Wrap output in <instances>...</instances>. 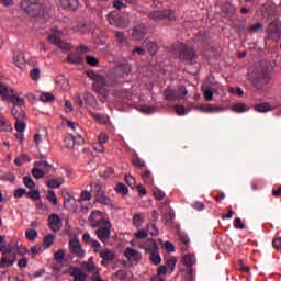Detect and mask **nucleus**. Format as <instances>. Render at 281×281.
Returning a JSON list of instances; mask_svg holds the SVG:
<instances>
[{
	"instance_id": "nucleus-1",
	"label": "nucleus",
	"mask_w": 281,
	"mask_h": 281,
	"mask_svg": "<svg viewBox=\"0 0 281 281\" xmlns=\"http://www.w3.org/2000/svg\"><path fill=\"white\" fill-rule=\"evenodd\" d=\"M88 223L92 229H95L99 240L104 243L111 238V220L104 218V214L101 211L94 210L90 213Z\"/></svg>"
},
{
	"instance_id": "nucleus-2",
	"label": "nucleus",
	"mask_w": 281,
	"mask_h": 281,
	"mask_svg": "<svg viewBox=\"0 0 281 281\" xmlns=\"http://www.w3.org/2000/svg\"><path fill=\"white\" fill-rule=\"evenodd\" d=\"M273 66L271 63L262 61L252 71L248 81L250 82L251 87H254V89H257V91H262V89H265V87L271 82V79L273 78L271 76Z\"/></svg>"
},
{
	"instance_id": "nucleus-3",
	"label": "nucleus",
	"mask_w": 281,
	"mask_h": 281,
	"mask_svg": "<svg viewBox=\"0 0 281 281\" xmlns=\"http://www.w3.org/2000/svg\"><path fill=\"white\" fill-rule=\"evenodd\" d=\"M170 52H172L176 58L180 59L181 63L192 65L196 60V52L194 48L186 43H177L171 45Z\"/></svg>"
},
{
	"instance_id": "nucleus-4",
	"label": "nucleus",
	"mask_w": 281,
	"mask_h": 281,
	"mask_svg": "<svg viewBox=\"0 0 281 281\" xmlns=\"http://www.w3.org/2000/svg\"><path fill=\"white\" fill-rule=\"evenodd\" d=\"M21 8L29 16H33V19L45 16V5L36 0H23Z\"/></svg>"
},
{
	"instance_id": "nucleus-5",
	"label": "nucleus",
	"mask_w": 281,
	"mask_h": 281,
	"mask_svg": "<svg viewBox=\"0 0 281 281\" xmlns=\"http://www.w3.org/2000/svg\"><path fill=\"white\" fill-rule=\"evenodd\" d=\"M0 254L2 257L0 259V269H5V267H12L16 262V252L12 248V244H2L0 246Z\"/></svg>"
},
{
	"instance_id": "nucleus-6",
	"label": "nucleus",
	"mask_w": 281,
	"mask_h": 281,
	"mask_svg": "<svg viewBox=\"0 0 281 281\" xmlns=\"http://www.w3.org/2000/svg\"><path fill=\"white\" fill-rule=\"evenodd\" d=\"M115 82H109L104 78L97 79L92 85L93 90L101 95V102H106V98H109V92L105 87H114Z\"/></svg>"
},
{
	"instance_id": "nucleus-7",
	"label": "nucleus",
	"mask_w": 281,
	"mask_h": 281,
	"mask_svg": "<svg viewBox=\"0 0 281 281\" xmlns=\"http://www.w3.org/2000/svg\"><path fill=\"white\" fill-rule=\"evenodd\" d=\"M151 21H177L175 11L168 9L164 11H153L148 14Z\"/></svg>"
},
{
	"instance_id": "nucleus-8",
	"label": "nucleus",
	"mask_w": 281,
	"mask_h": 281,
	"mask_svg": "<svg viewBox=\"0 0 281 281\" xmlns=\"http://www.w3.org/2000/svg\"><path fill=\"white\" fill-rule=\"evenodd\" d=\"M266 34L270 41H280L281 38V22L278 20L272 21L267 31Z\"/></svg>"
},
{
	"instance_id": "nucleus-9",
	"label": "nucleus",
	"mask_w": 281,
	"mask_h": 281,
	"mask_svg": "<svg viewBox=\"0 0 281 281\" xmlns=\"http://www.w3.org/2000/svg\"><path fill=\"white\" fill-rule=\"evenodd\" d=\"M69 249L72 256H75V258H85L86 251L82 249V244H80V239L77 236L70 239Z\"/></svg>"
},
{
	"instance_id": "nucleus-10",
	"label": "nucleus",
	"mask_w": 281,
	"mask_h": 281,
	"mask_svg": "<svg viewBox=\"0 0 281 281\" xmlns=\"http://www.w3.org/2000/svg\"><path fill=\"white\" fill-rule=\"evenodd\" d=\"M133 71V66L128 63L119 64L115 67V76L116 78H126Z\"/></svg>"
},
{
	"instance_id": "nucleus-11",
	"label": "nucleus",
	"mask_w": 281,
	"mask_h": 281,
	"mask_svg": "<svg viewBox=\"0 0 281 281\" xmlns=\"http://www.w3.org/2000/svg\"><path fill=\"white\" fill-rule=\"evenodd\" d=\"M99 256L100 258H102V267H106V265H110V262H113V260H115V252L111 251V249L109 248L101 250Z\"/></svg>"
},
{
	"instance_id": "nucleus-12",
	"label": "nucleus",
	"mask_w": 281,
	"mask_h": 281,
	"mask_svg": "<svg viewBox=\"0 0 281 281\" xmlns=\"http://www.w3.org/2000/svg\"><path fill=\"white\" fill-rule=\"evenodd\" d=\"M139 249H145L146 254H155L159 251V244L155 239H147L143 245H139Z\"/></svg>"
},
{
	"instance_id": "nucleus-13",
	"label": "nucleus",
	"mask_w": 281,
	"mask_h": 281,
	"mask_svg": "<svg viewBox=\"0 0 281 281\" xmlns=\"http://www.w3.org/2000/svg\"><path fill=\"white\" fill-rule=\"evenodd\" d=\"M48 225L52 229V232H58L63 225V220L58 214H50L48 216Z\"/></svg>"
},
{
	"instance_id": "nucleus-14",
	"label": "nucleus",
	"mask_w": 281,
	"mask_h": 281,
	"mask_svg": "<svg viewBox=\"0 0 281 281\" xmlns=\"http://www.w3.org/2000/svg\"><path fill=\"white\" fill-rule=\"evenodd\" d=\"M15 247L18 250L22 249L24 251V254H29V256H31L32 258L37 256V254H43V250L45 249L42 244H37V245L33 246L31 248V250H29L27 248H25L23 246H18V244L15 245Z\"/></svg>"
},
{
	"instance_id": "nucleus-15",
	"label": "nucleus",
	"mask_w": 281,
	"mask_h": 281,
	"mask_svg": "<svg viewBox=\"0 0 281 281\" xmlns=\"http://www.w3.org/2000/svg\"><path fill=\"white\" fill-rule=\"evenodd\" d=\"M59 3L64 10H69L70 12H76L80 8L79 0H59Z\"/></svg>"
},
{
	"instance_id": "nucleus-16",
	"label": "nucleus",
	"mask_w": 281,
	"mask_h": 281,
	"mask_svg": "<svg viewBox=\"0 0 281 281\" xmlns=\"http://www.w3.org/2000/svg\"><path fill=\"white\" fill-rule=\"evenodd\" d=\"M125 258L127 260H132L133 262H139L142 260V252H138L136 249H133L131 247L126 248L124 251Z\"/></svg>"
},
{
	"instance_id": "nucleus-17",
	"label": "nucleus",
	"mask_w": 281,
	"mask_h": 281,
	"mask_svg": "<svg viewBox=\"0 0 281 281\" xmlns=\"http://www.w3.org/2000/svg\"><path fill=\"white\" fill-rule=\"evenodd\" d=\"M200 111H202V113H221L225 111V108H221L212 103H205L200 106Z\"/></svg>"
},
{
	"instance_id": "nucleus-18",
	"label": "nucleus",
	"mask_w": 281,
	"mask_h": 281,
	"mask_svg": "<svg viewBox=\"0 0 281 281\" xmlns=\"http://www.w3.org/2000/svg\"><path fill=\"white\" fill-rule=\"evenodd\" d=\"M144 36H146V26L144 24H139L132 30V38L134 41H142Z\"/></svg>"
},
{
	"instance_id": "nucleus-19",
	"label": "nucleus",
	"mask_w": 281,
	"mask_h": 281,
	"mask_svg": "<svg viewBox=\"0 0 281 281\" xmlns=\"http://www.w3.org/2000/svg\"><path fill=\"white\" fill-rule=\"evenodd\" d=\"M65 210H74L76 207V199L70 193H63Z\"/></svg>"
},
{
	"instance_id": "nucleus-20",
	"label": "nucleus",
	"mask_w": 281,
	"mask_h": 281,
	"mask_svg": "<svg viewBox=\"0 0 281 281\" xmlns=\"http://www.w3.org/2000/svg\"><path fill=\"white\" fill-rule=\"evenodd\" d=\"M67 60L71 65H82V63H85V58L78 53H71L68 55Z\"/></svg>"
},
{
	"instance_id": "nucleus-21",
	"label": "nucleus",
	"mask_w": 281,
	"mask_h": 281,
	"mask_svg": "<svg viewBox=\"0 0 281 281\" xmlns=\"http://www.w3.org/2000/svg\"><path fill=\"white\" fill-rule=\"evenodd\" d=\"M70 276H74V281H87V274L80 268H72Z\"/></svg>"
},
{
	"instance_id": "nucleus-22",
	"label": "nucleus",
	"mask_w": 281,
	"mask_h": 281,
	"mask_svg": "<svg viewBox=\"0 0 281 281\" xmlns=\"http://www.w3.org/2000/svg\"><path fill=\"white\" fill-rule=\"evenodd\" d=\"M165 100H168L169 102H175L176 100H179V95L177 94V90H172L170 89V87H168L165 92Z\"/></svg>"
},
{
	"instance_id": "nucleus-23",
	"label": "nucleus",
	"mask_w": 281,
	"mask_h": 281,
	"mask_svg": "<svg viewBox=\"0 0 281 281\" xmlns=\"http://www.w3.org/2000/svg\"><path fill=\"white\" fill-rule=\"evenodd\" d=\"M9 101L13 104V106H15V109H21V106L25 105V99L16 97L14 94H11L9 97Z\"/></svg>"
},
{
	"instance_id": "nucleus-24",
	"label": "nucleus",
	"mask_w": 281,
	"mask_h": 281,
	"mask_svg": "<svg viewBox=\"0 0 281 281\" xmlns=\"http://www.w3.org/2000/svg\"><path fill=\"white\" fill-rule=\"evenodd\" d=\"M65 183V178H55L50 179L46 182V186L50 188L52 190H56L57 188H60Z\"/></svg>"
},
{
	"instance_id": "nucleus-25",
	"label": "nucleus",
	"mask_w": 281,
	"mask_h": 281,
	"mask_svg": "<svg viewBox=\"0 0 281 281\" xmlns=\"http://www.w3.org/2000/svg\"><path fill=\"white\" fill-rule=\"evenodd\" d=\"M94 202L100 203V205H106L108 207H113V201H111V198L106 196L105 193L94 199Z\"/></svg>"
},
{
	"instance_id": "nucleus-26",
	"label": "nucleus",
	"mask_w": 281,
	"mask_h": 281,
	"mask_svg": "<svg viewBox=\"0 0 281 281\" xmlns=\"http://www.w3.org/2000/svg\"><path fill=\"white\" fill-rule=\"evenodd\" d=\"M11 113H12L15 122L25 120V111H23V109H21V108L13 106Z\"/></svg>"
},
{
	"instance_id": "nucleus-27",
	"label": "nucleus",
	"mask_w": 281,
	"mask_h": 281,
	"mask_svg": "<svg viewBox=\"0 0 281 281\" xmlns=\"http://www.w3.org/2000/svg\"><path fill=\"white\" fill-rule=\"evenodd\" d=\"M12 93H14V90L8 89V86L4 85V83H0V95H1V98H3L4 100H9L10 97L12 95Z\"/></svg>"
},
{
	"instance_id": "nucleus-28",
	"label": "nucleus",
	"mask_w": 281,
	"mask_h": 281,
	"mask_svg": "<svg viewBox=\"0 0 281 281\" xmlns=\"http://www.w3.org/2000/svg\"><path fill=\"white\" fill-rule=\"evenodd\" d=\"M81 268L83 269V271H88V273H91V271L93 273H98V270L95 269V263H93L92 258H90L88 261L83 262L81 265Z\"/></svg>"
},
{
	"instance_id": "nucleus-29",
	"label": "nucleus",
	"mask_w": 281,
	"mask_h": 281,
	"mask_svg": "<svg viewBox=\"0 0 281 281\" xmlns=\"http://www.w3.org/2000/svg\"><path fill=\"white\" fill-rule=\"evenodd\" d=\"M257 113H269L271 111V104L269 102H262L255 105Z\"/></svg>"
},
{
	"instance_id": "nucleus-30",
	"label": "nucleus",
	"mask_w": 281,
	"mask_h": 281,
	"mask_svg": "<svg viewBox=\"0 0 281 281\" xmlns=\"http://www.w3.org/2000/svg\"><path fill=\"white\" fill-rule=\"evenodd\" d=\"M13 61L14 65H16V67H19L20 69H25L26 61L23 55H14Z\"/></svg>"
},
{
	"instance_id": "nucleus-31",
	"label": "nucleus",
	"mask_w": 281,
	"mask_h": 281,
	"mask_svg": "<svg viewBox=\"0 0 281 281\" xmlns=\"http://www.w3.org/2000/svg\"><path fill=\"white\" fill-rule=\"evenodd\" d=\"M0 131L10 132L12 131V125L5 119V116L0 115Z\"/></svg>"
},
{
	"instance_id": "nucleus-32",
	"label": "nucleus",
	"mask_w": 281,
	"mask_h": 281,
	"mask_svg": "<svg viewBox=\"0 0 281 281\" xmlns=\"http://www.w3.org/2000/svg\"><path fill=\"white\" fill-rule=\"evenodd\" d=\"M250 34H258V32H265V24L262 22L255 23L248 27Z\"/></svg>"
},
{
	"instance_id": "nucleus-33",
	"label": "nucleus",
	"mask_w": 281,
	"mask_h": 281,
	"mask_svg": "<svg viewBox=\"0 0 281 281\" xmlns=\"http://www.w3.org/2000/svg\"><path fill=\"white\" fill-rule=\"evenodd\" d=\"M140 177L145 183L153 186V172L150 170L146 169L140 173Z\"/></svg>"
},
{
	"instance_id": "nucleus-34",
	"label": "nucleus",
	"mask_w": 281,
	"mask_h": 281,
	"mask_svg": "<svg viewBox=\"0 0 281 281\" xmlns=\"http://www.w3.org/2000/svg\"><path fill=\"white\" fill-rule=\"evenodd\" d=\"M64 144L66 148H74L76 146V136L69 134L64 138Z\"/></svg>"
},
{
	"instance_id": "nucleus-35",
	"label": "nucleus",
	"mask_w": 281,
	"mask_h": 281,
	"mask_svg": "<svg viewBox=\"0 0 281 281\" xmlns=\"http://www.w3.org/2000/svg\"><path fill=\"white\" fill-rule=\"evenodd\" d=\"M56 239V236L53 234H48L47 236L44 237V249H49L54 245V240Z\"/></svg>"
},
{
	"instance_id": "nucleus-36",
	"label": "nucleus",
	"mask_w": 281,
	"mask_h": 281,
	"mask_svg": "<svg viewBox=\"0 0 281 281\" xmlns=\"http://www.w3.org/2000/svg\"><path fill=\"white\" fill-rule=\"evenodd\" d=\"M139 111L140 113H144V115H153V113H157V108L150 105H142Z\"/></svg>"
},
{
	"instance_id": "nucleus-37",
	"label": "nucleus",
	"mask_w": 281,
	"mask_h": 281,
	"mask_svg": "<svg viewBox=\"0 0 281 281\" xmlns=\"http://www.w3.org/2000/svg\"><path fill=\"white\" fill-rule=\"evenodd\" d=\"M183 262H184L186 267H194V265L196 262V258L194 257V255H186L183 257Z\"/></svg>"
},
{
	"instance_id": "nucleus-38",
	"label": "nucleus",
	"mask_w": 281,
	"mask_h": 281,
	"mask_svg": "<svg viewBox=\"0 0 281 281\" xmlns=\"http://www.w3.org/2000/svg\"><path fill=\"white\" fill-rule=\"evenodd\" d=\"M149 260L153 265H161V256L159 255V250L149 254Z\"/></svg>"
},
{
	"instance_id": "nucleus-39",
	"label": "nucleus",
	"mask_w": 281,
	"mask_h": 281,
	"mask_svg": "<svg viewBox=\"0 0 281 281\" xmlns=\"http://www.w3.org/2000/svg\"><path fill=\"white\" fill-rule=\"evenodd\" d=\"M93 186V190L92 192H94V199H98L100 196H102L104 194V190L102 189V184L100 183H92Z\"/></svg>"
},
{
	"instance_id": "nucleus-40",
	"label": "nucleus",
	"mask_w": 281,
	"mask_h": 281,
	"mask_svg": "<svg viewBox=\"0 0 281 281\" xmlns=\"http://www.w3.org/2000/svg\"><path fill=\"white\" fill-rule=\"evenodd\" d=\"M26 199H32L33 201H41V191L31 190L26 192Z\"/></svg>"
},
{
	"instance_id": "nucleus-41",
	"label": "nucleus",
	"mask_w": 281,
	"mask_h": 281,
	"mask_svg": "<svg viewBox=\"0 0 281 281\" xmlns=\"http://www.w3.org/2000/svg\"><path fill=\"white\" fill-rule=\"evenodd\" d=\"M23 183L29 188V190H34L36 188V182L32 179V176H26L23 178Z\"/></svg>"
},
{
	"instance_id": "nucleus-42",
	"label": "nucleus",
	"mask_w": 281,
	"mask_h": 281,
	"mask_svg": "<svg viewBox=\"0 0 281 281\" xmlns=\"http://www.w3.org/2000/svg\"><path fill=\"white\" fill-rule=\"evenodd\" d=\"M232 111H234V113H245V111H247V104H245V103H235L232 106Z\"/></svg>"
},
{
	"instance_id": "nucleus-43",
	"label": "nucleus",
	"mask_w": 281,
	"mask_h": 281,
	"mask_svg": "<svg viewBox=\"0 0 281 281\" xmlns=\"http://www.w3.org/2000/svg\"><path fill=\"white\" fill-rule=\"evenodd\" d=\"M147 50L151 56H155V54H157V52H159V46L155 42H148Z\"/></svg>"
},
{
	"instance_id": "nucleus-44",
	"label": "nucleus",
	"mask_w": 281,
	"mask_h": 281,
	"mask_svg": "<svg viewBox=\"0 0 281 281\" xmlns=\"http://www.w3.org/2000/svg\"><path fill=\"white\" fill-rule=\"evenodd\" d=\"M40 100H41V102H54V100H56V97H54V94H52L49 92H43L40 95Z\"/></svg>"
},
{
	"instance_id": "nucleus-45",
	"label": "nucleus",
	"mask_w": 281,
	"mask_h": 281,
	"mask_svg": "<svg viewBox=\"0 0 281 281\" xmlns=\"http://www.w3.org/2000/svg\"><path fill=\"white\" fill-rule=\"evenodd\" d=\"M176 95H178V100H182V98L188 95V89L186 86H178V89L176 90Z\"/></svg>"
},
{
	"instance_id": "nucleus-46",
	"label": "nucleus",
	"mask_w": 281,
	"mask_h": 281,
	"mask_svg": "<svg viewBox=\"0 0 281 281\" xmlns=\"http://www.w3.org/2000/svg\"><path fill=\"white\" fill-rule=\"evenodd\" d=\"M25 128H27V124H25V120L15 121V131L18 133H24Z\"/></svg>"
},
{
	"instance_id": "nucleus-47",
	"label": "nucleus",
	"mask_w": 281,
	"mask_h": 281,
	"mask_svg": "<svg viewBox=\"0 0 281 281\" xmlns=\"http://www.w3.org/2000/svg\"><path fill=\"white\" fill-rule=\"evenodd\" d=\"M115 192H117L119 194L126 195L128 194V188L124 183H117L115 187Z\"/></svg>"
},
{
	"instance_id": "nucleus-48",
	"label": "nucleus",
	"mask_w": 281,
	"mask_h": 281,
	"mask_svg": "<svg viewBox=\"0 0 281 281\" xmlns=\"http://www.w3.org/2000/svg\"><path fill=\"white\" fill-rule=\"evenodd\" d=\"M31 175L34 177V179H43V177H45V171L38 168H33Z\"/></svg>"
},
{
	"instance_id": "nucleus-49",
	"label": "nucleus",
	"mask_w": 281,
	"mask_h": 281,
	"mask_svg": "<svg viewBox=\"0 0 281 281\" xmlns=\"http://www.w3.org/2000/svg\"><path fill=\"white\" fill-rule=\"evenodd\" d=\"M46 199H48L53 205H58V196H56V192L49 190Z\"/></svg>"
},
{
	"instance_id": "nucleus-50",
	"label": "nucleus",
	"mask_w": 281,
	"mask_h": 281,
	"mask_svg": "<svg viewBox=\"0 0 281 281\" xmlns=\"http://www.w3.org/2000/svg\"><path fill=\"white\" fill-rule=\"evenodd\" d=\"M132 164L135 168H146V162L142 158H133Z\"/></svg>"
},
{
	"instance_id": "nucleus-51",
	"label": "nucleus",
	"mask_w": 281,
	"mask_h": 281,
	"mask_svg": "<svg viewBox=\"0 0 281 281\" xmlns=\"http://www.w3.org/2000/svg\"><path fill=\"white\" fill-rule=\"evenodd\" d=\"M26 238L34 243L38 238V232L36 229H31L26 232Z\"/></svg>"
},
{
	"instance_id": "nucleus-52",
	"label": "nucleus",
	"mask_w": 281,
	"mask_h": 281,
	"mask_svg": "<svg viewBox=\"0 0 281 281\" xmlns=\"http://www.w3.org/2000/svg\"><path fill=\"white\" fill-rule=\"evenodd\" d=\"M86 61L88 63V65H90V67H98V65H100L98 58L93 56H86Z\"/></svg>"
},
{
	"instance_id": "nucleus-53",
	"label": "nucleus",
	"mask_w": 281,
	"mask_h": 281,
	"mask_svg": "<svg viewBox=\"0 0 281 281\" xmlns=\"http://www.w3.org/2000/svg\"><path fill=\"white\" fill-rule=\"evenodd\" d=\"M166 266L170 271H175V267H177V259L175 257H171L166 261Z\"/></svg>"
},
{
	"instance_id": "nucleus-54",
	"label": "nucleus",
	"mask_w": 281,
	"mask_h": 281,
	"mask_svg": "<svg viewBox=\"0 0 281 281\" xmlns=\"http://www.w3.org/2000/svg\"><path fill=\"white\" fill-rule=\"evenodd\" d=\"M48 42L52 45H57V47L63 43V40H60V37L56 36V35H50L48 36Z\"/></svg>"
},
{
	"instance_id": "nucleus-55",
	"label": "nucleus",
	"mask_w": 281,
	"mask_h": 281,
	"mask_svg": "<svg viewBox=\"0 0 281 281\" xmlns=\"http://www.w3.org/2000/svg\"><path fill=\"white\" fill-rule=\"evenodd\" d=\"M64 232H65V234H67V236H71V234H72L71 224L69 223V217L65 218Z\"/></svg>"
},
{
	"instance_id": "nucleus-56",
	"label": "nucleus",
	"mask_w": 281,
	"mask_h": 281,
	"mask_svg": "<svg viewBox=\"0 0 281 281\" xmlns=\"http://www.w3.org/2000/svg\"><path fill=\"white\" fill-rule=\"evenodd\" d=\"M27 194V190L26 189H23V188H18L15 191H14V198L15 199H21L23 195H26Z\"/></svg>"
},
{
	"instance_id": "nucleus-57",
	"label": "nucleus",
	"mask_w": 281,
	"mask_h": 281,
	"mask_svg": "<svg viewBox=\"0 0 281 281\" xmlns=\"http://www.w3.org/2000/svg\"><path fill=\"white\" fill-rule=\"evenodd\" d=\"M148 232H149L150 236H159V228H157V225H155V224H150L148 226Z\"/></svg>"
},
{
	"instance_id": "nucleus-58",
	"label": "nucleus",
	"mask_w": 281,
	"mask_h": 281,
	"mask_svg": "<svg viewBox=\"0 0 281 281\" xmlns=\"http://www.w3.org/2000/svg\"><path fill=\"white\" fill-rule=\"evenodd\" d=\"M30 76L31 80H38V78H41V69L34 68L33 70H31Z\"/></svg>"
},
{
	"instance_id": "nucleus-59",
	"label": "nucleus",
	"mask_w": 281,
	"mask_h": 281,
	"mask_svg": "<svg viewBox=\"0 0 281 281\" xmlns=\"http://www.w3.org/2000/svg\"><path fill=\"white\" fill-rule=\"evenodd\" d=\"M133 225L135 227H142V215L139 213H136L133 217Z\"/></svg>"
},
{
	"instance_id": "nucleus-60",
	"label": "nucleus",
	"mask_w": 281,
	"mask_h": 281,
	"mask_svg": "<svg viewBox=\"0 0 281 281\" xmlns=\"http://www.w3.org/2000/svg\"><path fill=\"white\" fill-rule=\"evenodd\" d=\"M234 227L235 229H245V223H243V220H240V217L235 218Z\"/></svg>"
},
{
	"instance_id": "nucleus-61",
	"label": "nucleus",
	"mask_w": 281,
	"mask_h": 281,
	"mask_svg": "<svg viewBox=\"0 0 281 281\" xmlns=\"http://www.w3.org/2000/svg\"><path fill=\"white\" fill-rule=\"evenodd\" d=\"M54 257L57 262H63V260H65V250H58L55 252Z\"/></svg>"
},
{
	"instance_id": "nucleus-62",
	"label": "nucleus",
	"mask_w": 281,
	"mask_h": 281,
	"mask_svg": "<svg viewBox=\"0 0 281 281\" xmlns=\"http://www.w3.org/2000/svg\"><path fill=\"white\" fill-rule=\"evenodd\" d=\"M154 196L157 201H161L164 196H166V193L159 189L154 190Z\"/></svg>"
},
{
	"instance_id": "nucleus-63",
	"label": "nucleus",
	"mask_w": 281,
	"mask_h": 281,
	"mask_svg": "<svg viewBox=\"0 0 281 281\" xmlns=\"http://www.w3.org/2000/svg\"><path fill=\"white\" fill-rule=\"evenodd\" d=\"M81 201H91V192L82 191L80 194Z\"/></svg>"
},
{
	"instance_id": "nucleus-64",
	"label": "nucleus",
	"mask_w": 281,
	"mask_h": 281,
	"mask_svg": "<svg viewBox=\"0 0 281 281\" xmlns=\"http://www.w3.org/2000/svg\"><path fill=\"white\" fill-rule=\"evenodd\" d=\"M184 281H194V273L192 272V270H188L184 273Z\"/></svg>"
}]
</instances>
